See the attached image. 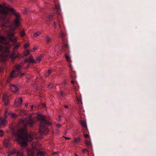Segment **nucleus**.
<instances>
[{
    "mask_svg": "<svg viewBox=\"0 0 156 156\" xmlns=\"http://www.w3.org/2000/svg\"><path fill=\"white\" fill-rule=\"evenodd\" d=\"M7 37L5 38L3 37L2 35H0V63L3 62L5 61V59L4 58L2 52L5 51L4 44L8 45L9 44L10 42H12L13 45L14 47L13 49V52L12 54L10 55V57L12 59L11 55H13L14 53L16 55V51H17L18 48L20 47V43H17V38L15 37L14 30H12L11 31L7 33Z\"/></svg>",
    "mask_w": 156,
    "mask_h": 156,
    "instance_id": "nucleus-1",
    "label": "nucleus"
},
{
    "mask_svg": "<svg viewBox=\"0 0 156 156\" xmlns=\"http://www.w3.org/2000/svg\"><path fill=\"white\" fill-rule=\"evenodd\" d=\"M38 120L40 121L39 131L41 136H46L48 132V126L51 124V120H48L41 114L38 115Z\"/></svg>",
    "mask_w": 156,
    "mask_h": 156,
    "instance_id": "nucleus-2",
    "label": "nucleus"
},
{
    "mask_svg": "<svg viewBox=\"0 0 156 156\" xmlns=\"http://www.w3.org/2000/svg\"><path fill=\"white\" fill-rule=\"evenodd\" d=\"M26 62H28V65L26 68H28L30 65V63H36V61L33 58L32 56H30L29 58H26L24 62H22L20 64L15 66V70L13 71L11 73L10 76L12 78L15 77L17 76L19 73L21 72V69L24 64Z\"/></svg>",
    "mask_w": 156,
    "mask_h": 156,
    "instance_id": "nucleus-3",
    "label": "nucleus"
},
{
    "mask_svg": "<svg viewBox=\"0 0 156 156\" xmlns=\"http://www.w3.org/2000/svg\"><path fill=\"white\" fill-rule=\"evenodd\" d=\"M18 143L21 147L26 148L28 145V142H31L34 139V137H16Z\"/></svg>",
    "mask_w": 156,
    "mask_h": 156,
    "instance_id": "nucleus-4",
    "label": "nucleus"
},
{
    "mask_svg": "<svg viewBox=\"0 0 156 156\" xmlns=\"http://www.w3.org/2000/svg\"><path fill=\"white\" fill-rule=\"evenodd\" d=\"M16 134L17 135L16 136H32L29 134L26 125L19 128L16 132Z\"/></svg>",
    "mask_w": 156,
    "mask_h": 156,
    "instance_id": "nucleus-5",
    "label": "nucleus"
},
{
    "mask_svg": "<svg viewBox=\"0 0 156 156\" xmlns=\"http://www.w3.org/2000/svg\"><path fill=\"white\" fill-rule=\"evenodd\" d=\"M30 52V51L29 50H27L24 52L23 55H20L19 53H18L17 55H16L15 53H14L13 55H11L12 59V60H14L16 58H22L24 56H27L29 54Z\"/></svg>",
    "mask_w": 156,
    "mask_h": 156,
    "instance_id": "nucleus-6",
    "label": "nucleus"
},
{
    "mask_svg": "<svg viewBox=\"0 0 156 156\" xmlns=\"http://www.w3.org/2000/svg\"><path fill=\"white\" fill-rule=\"evenodd\" d=\"M71 62V59L69 56V63ZM69 69H70L71 70V72H70L72 79L71 82L72 84H74L75 83V80L76 78V76L75 75V72L73 70L71 65L69 63Z\"/></svg>",
    "mask_w": 156,
    "mask_h": 156,
    "instance_id": "nucleus-7",
    "label": "nucleus"
},
{
    "mask_svg": "<svg viewBox=\"0 0 156 156\" xmlns=\"http://www.w3.org/2000/svg\"><path fill=\"white\" fill-rule=\"evenodd\" d=\"M15 16L16 17L14 20V24L16 27H18L20 26V14H18V15L15 14Z\"/></svg>",
    "mask_w": 156,
    "mask_h": 156,
    "instance_id": "nucleus-8",
    "label": "nucleus"
},
{
    "mask_svg": "<svg viewBox=\"0 0 156 156\" xmlns=\"http://www.w3.org/2000/svg\"><path fill=\"white\" fill-rule=\"evenodd\" d=\"M0 14L5 16L8 14V13L5 6L0 5Z\"/></svg>",
    "mask_w": 156,
    "mask_h": 156,
    "instance_id": "nucleus-9",
    "label": "nucleus"
},
{
    "mask_svg": "<svg viewBox=\"0 0 156 156\" xmlns=\"http://www.w3.org/2000/svg\"><path fill=\"white\" fill-rule=\"evenodd\" d=\"M22 98H20L19 99L17 98L14 102V104L15 106L17 107H20L21 106L22 104Z\"/></svg>",
    "mask_w": 156,
    "mask_h": 156,
    "instance_id": "nucleus-10",
    "label": "nucleus"
},
{
    "mask_svg": "<svg viewBox=\"0 0 156 156\" xmlns=\"http://www.w3.org/2000/svg\"><path fill=\"white\" fill-rule=\"evenodd\" d=\"M35 149L28 148L27 149V153L28 156H36L35 154Z\"/></svg>",
    "mask_w": 156,
    "mask_h": 156,
    "instance_id": "nucleus-11",
    "label": "nucleus"
},
{
    "mask_svg": "<svg viewBox=\"0 0 156 156\" xmlns=\"http://www.w3.org/2000/svg\"><path fill=\"white\" fill-rule=\"evenodd\" d=\"M55 16V14L52 13L49 15L46 18V20L48 22H50V21L54 19L53 16Z\"/></svg>",
    "mask_w": 156,
    "mask_h": 156,
    "instance_id": "nucleus-12",
    "label": "nucleus"
},
{
    "mask_svg": "<svg viewBox=\"0 0 156 156\" xmlns=\"http://www.w3.org/2000/svg\"><path fill=\"white\" fill-rule=\"evenodd\" d=\"M11 90L13 92H16L18 90V88L17 86L14 84H12L10 86Z\"/></svg>",
    "mask_w": 156,
    "mask_h": 156,
    "instance_id": "nucleus-13",
    "label": "nucleus"
},
{
    "mask_svg": "<svg viewBox=\"0 0 156 156\" xmlns=\"http://www.w3.org/2000/svg\"><path fill=\"white\" fill-rule=\"evenodd\" d=\"M3 100L4 102V104L5 105H7L8 104L9 100L8 97L6 95H3Z\"/></svg>",
    "mask_w": 156,
    "mask_h": 156,
    "instance_id": "nucleus-14",
    "label": "nucleus"
},
{
    "mask_svg": "<svg viewBox=\"0 0 156 156\" xmlns=\"http://www.w3.org/2000/svg\"><path fill=\"white\" fill-rule=\"evenodd\" d=\"M7 9L8 10L10 11L15 16V14L18 15V14H20L19 13H17L16 12V11L15 9L13 8H11L9 6H8L7 7Z\"/></svg>",
    "mask_w": 156,
    "mask_h": 156,
    "instance_id": "nucleus-15",
    "label": "nucleus"
},
{
    "mask_svg": "<svg viewBox=\"0 0 156 156\" xmlns=\"http://www.w3.org/2000/svg\"><path fill=\"white\" fill-rule=\"evenodd\" d=\"M80 124L83 126L84 129L87 130V123L86 122L83 120H81L80 122Z\"/></svg>",
    "mask_w": 156,
    "mask_h": 156,
    "instance_id": "nucleus-16",
    "label": "nucleus"
},
{
    "mask_svg": "<svg viewBox=\"0 0 156 156\" xmlns=\"http://www.w3.org/2000/svg\"><path fill=\"white\" fill-rule=\"evenodd\" d=\"M17 154L16 156H24L23 152H21L20 151H14V152L11 153V154Z\"/></svg>",
    "mask_w": 156,
    "mask_h": 156,
    "instance_id": "nucleus-17",
    "label": "nucleus"
},
{
    "mask_svg": "<svg viewBox=\"0 0 156 156\" xmlns=\"http://www.w3.org/2000/svg\"><path fill=\"white\" fill-rule=\"evenodd\" d=\"M34 123V120L30 118V119L28 120L27 122V124L29 125L31 127L32 126Z\"/></svg>",
    "mask_w": 156,
    "mask_h": 156,
    "instance_id": "nucleus-18",
    "label": "nucleus"
},
{
    "mask_svg": "<svg viewBox=\"0 0 156 156\" xmlns=\"http://www.w3.org/2000/svg\"><path fill=\"white\" fill-rule=\"evenodd\" d=\"M65 36L64 32L61 30V32H60L59 37L62 38L64 41L65 38Z\"/></svg>",
    "mask_w": 156,
    "mask_h": 156,
    "instance_id": "nucleus-19",
    "label": "nucleus"
},
{
    "mask_svg": "<svg viewBox=\"0 0 156 156\" xmlns=\"http://www.w3.org/2000/svg\"><path fill=\"white\" fill-rule=\"evenodd\" d=\"M46 154L44 152L39 151L37 153V156H45Z\"/></svg>",
    "mask_w": 156,
    "mask_h": 156,
    "instance_id": "nucleus-20",
    "label": "nucleus"
},
{
    "mask_svg": "<svg viewBox=\"0 0 156 156\" xmlns=\"http://www.w3.org/2000/svg\"><path fill=\"white\" fill-rule=\"evenodd\" d=\"M19 34L20 36L21 37H23L25 35V33L24 30H21Z\"/></svg>",
    "mask_w": 156,
    "mask_h": 156,
    "instance_id": "nucleus-21",
    "label": "nucleus"
},
{
    "mask_svg": "<svg viewBox=\"0 0 156 156\" xmlns=\"http://www.w3.org/2000/svg\"><path fill=\"white\" fill-rule=\"evenodd\" d=\"M5 121V119L0 118V124L2 125H4Z\"/></svg>",
    "mask_w": 156,
    "mask_h": 156,
    "instance_id": "nucleus-22",
    "label": "nucleus"
},
{
    "mask_svg": "<svg viewBox=\"0 0 156 156\" xmlns=\"http://www.w3.org/2000/svg\"><path fill=\"white\" fill-rule=\"evenodd\" d=\"M80 140V138L78 137V138H76V137H75L74 138V144H76V143L79 142Z\"/></svg>",
    "mask_w": 156,
    "mask_h": 156,
    "instance_id": "nucleus-23",
    "label": "nucleus"
},
{
    "mask_svg": "<svg viewBox=\"0 0 156 156\" xmlns=\"http://www.w3.org/2000/svg\"><path fill=\"white\" fill-rule=\"evenodd\" d=\"M46 41L47 43H49L51 40V38L49 37L48 35H47L46 37Z\"/></svg>",
    "mask_w": 156,
    "mask_h": 156,
    "instance_id": "nucleus-24",
    "label": "nucleus"
},
{
    "mask_svg": "<svg viewBox=\"0 0 156 156\" xmlns=\"http://www.w3.org/2000/svg\"><path fill=\"white\" fill-rule=\"evenodd\" d=\"M85 144L88 146H90V147L91 146V143L89 141L87 140H85Z\"/></svg>",
    "mask_w": 156,
    "mask_h": 156,
    "instance_id": "nucleus-25",
    "label": "nucleus"
},
{
    "mask_svg": "<svg viewBox=\"0 0 156 156\" xmlns=\"http://www.w3.org/2000/svg\"><path fill=\"white\" fill-rule=\"evenodd\" d=\"M4 145L6 147H7L9 145V144L8 141L5 140L3 142Z\"/></svg>",
    "mask_w": 156,
    "mask_h": 156,
    "instance_id": "nucleus-26",
    "label": "nucleus"
},
{
    "mask_svg": "<svg viewBox=\"0 0 156 156\" xmlns=\"http://www.w3.org/2000/svg\"><path fill=\"white\" fill-rule=\"evenodd\" d=\"M51 69H49L48 70L47 73L45 74V77H46L47 76H49L51 73Z\"/></svg>",
    "mask_w": 156,
    "mask_h": 156,
    "instance_id": "nucleus-27",
    "label": "nucleus"
},
{
    "mask_svg": "<svg viewBox=\"0 0 156 156\" xmlns=\"http://www.w3.org/2000/svg\"><path fill=\"white\" fill-rule=\"evenodd\" d=\"M41 34V32H37L34 33V34L33 35L34 37H37L39 35H40Z\"/></svg>",
    "mask_w": 156,
    "mask_h": 156,
    "instance_id": "nucleus-28",
    "label": "nucleus"
},
{
    "mask_svg": "<svg viewBox=\"0 0 156 156\" xmlns=\"http://www.w3.org/2000/svg\"><path fill=\"white\" fill-rule=\"evenodd\" d=\"M42 57V55H40L36 59V61H37L38 62H40L41 59V58Z\"/></svg>",
    "mask_w": 156,
    "mask_h": 156,
    "instance_id": "nucleus-29",
    "label": "nucleus"
},
{
    "mask_svg": "<svg viewBox=\"0 0 156 156\" xmlns=\"http://www.w3.org/2000/svg\"><path fill=\"white\" fill-rule=\"evenodd\" d=\"M9 115H11L12 118H15V113H11L9 114Z\"/></svg>",
    "mask_w": 156,
    "mask_h": 156,
    "instance_id": "nucleus-30",
    "label": "nucleus"
},
{
    "mask_svg": "<svg viewBox=\"0 0 156 156\" xmlns=\"http://www.w3.org/2000/svg\"><path fill=\"white\" fill-rule=\"evenodd\" d=\"M56 27V22H54L53 24V27L54 29H55Z\"/></svg>",
    "mask_w": 156,
    "mask_h": 156,
    "instance_id": "nucleus-31",
    "label": "nucleus"
},
{
    "mask_svg": "<svg viewBox=\"0 0 156 156\" xmlns=\"http://www.w3.org/2000/svg\"><path fill=\"white\" fill-rule=\"evenodd\" d=\"M76 99L77 100L78 102H80L81 101V98H79L78 97H76Z\"/></svg>",
    "mask_w": 156,
    "mask_h": 156,
    "instance_id": "nucleus-32",
    "label": "nucleus"
},
{
    "mask_svg": "<svg viewBox=\"0 0 156 156\" xmlns=\"http://www.w3.org/2000/svg\"><path fill=\"white\" fill-rule=\"evenodd\" d=\"M52 85L51 83H50L48 86V87L50 89L52 88Z\"/></svg>",
    "mask_w": 156,
    "mask_h": 156,
    "instance_id": "nucleus-33",
    "label": "nucleus"
},
{
    "mask_svg": "<svg viewBox=\"0 0 156 156\" xmlns=\"http://www.w3.org/2000/svg\"><path fill=\"white\" fill-rule=\"evenodd\" d=\"M29 45V44H26L24 45V48L25 49L27 48Z\"/></svg>",
    "mask_w": 156,
    "mask_h": 156,
    "instance_id": "nucleus-34",
    "label": "nucleus"
},
{
    "mask_svg": "<svg viewBox=\"0 0 156 156\" xmlns=\"http://www.w3.org/2000/svg\"><path fill=\"white\" fill-rule=\"evenodd\" d=\"M37 49V47H35V46H34L33 48V50H32L31 51L32 52H34L35 51V50H36V49Z\"/></svg>",
    "mask_w": 156,
    "mask_h": 156,
    "instance_id": "nucleus-35",
    "label": "nucleus"
},
{
    "mask_svg": "<svg viewBox=\"0 0 156 156\" xmlns=\"http://www.w3.org/2000/svg\"><path fill=\"white\" fill-rule=\"evenodd\" d=\"M3 132L2 130H0V136H2L3 135Z\"/></svg>",
    "mask_w": 156,
    "mask_h": 156,
    "instance_id": "nucleus-36",
    "label": "nucleus"
},
{
    "mask_svg": "<svg viewBox=\"0 0 156 156\" xmlns=\"http://www.w3.org/2000/svg\"><path fill=\"white\" fill-rule=\"evenodd\" d=\"M82 152L83 153H85L88 152V150L87 149H83L82 150Z\"/></svg>",
    "mask_w": 156,
    "mask_h": 156,
    "instance_id": "nucleus-37",
    "label": "nucleus"
},
{
    "mask_svg": "<svg viewBox=\"0 0 156 156\" xmlns=\"http://www.w3.org/2000/svg\"><path fill=\"white\" fill-rule=\"evenodd\" d=\"M14 151H16L15 150H13L10 153V154H8L7 156H11V155L12 154H11V153H13L14 152Z\"/></svg>",
    "mask_w": 156,
    "mask_h": 156,
    "instance_id": "nucleus-38",
    "label": "nucleus"
},
{
    "mask_svg": "<svg viewBox=\"0 0 156 156\" xmlns=\"http://www.w3.org/2000/svg\"><path fill=\"white\" fill-rule=\"evenodd\" d=\"M61 126L60 125L58 124L56 125V127L57 128H58L61 127Z\"/></svg>",
    "mask_w": 156,
    "mask_h": 156,
    "instance_id": "nucleus-39",
    "label": "nucleus"
},
{
    "mask_svg": "<svg viewBox=\"0 0 156 156\" xmlns=\"http://www.w3.org/2000/svg\"><path fill=\"white\" fill-rule=\"evenodd\" d=\"M2 27H6V25L4 23H2Z\"/></svg>",
    "mask_w": 156,
    "mask_h": 156,
    "instance_id": "nucleus-40",
    "label": "nucleus"
},
{
    "mask_svg": "<svg viewBox=\"0 0 156 156\" xmlns=\"http://www.w3.org/2000/svg\"><path fill=\"white\" fill-rule=\"evenodd\" d=\"M25 75V73H21L20 75V77H23L24 75Z\"/></svg>",
    "mask_w": 156,
    "mask_h": 156,
    "instance_id": "nucleus-41",
    "label": "nucleus"
},
{
    "mask_svg": "<svg viewBox=\"0 0 156 156\" xmlns=\"http://www.w3.org/2000/svg\"><path fill=\"white\" fill-rule=\"evenodd\" d=\"M65 57L67 61H68V56L67 55H65Z\"/></svg>",
    "mask_w": 156,
    "mask_h": 156,
    "instance_id": "nucleus-42",
    "label": "nucleus"
},
{
    "mask_svg": "<svg viewBox=\"0 0 156 156\" xmlns=\"http://www.w3.org/2000/svg\"><path fill=\"white\" fill-rule=\"evenodd\" d=\"M59 153V152L58 151H56L55 152L53 153V154H58Z\"/></svg>",
    "mask_w": 156,
    "mask_h": 156,
    "instance_id": "nucleus-43",
    "label": "nucleus"
},
{
    "mask_svg": "<svg viewBox=\"0 0 156 156\" xmlns=\"http://www.w3.org/2000/svg\"><path fill=\"white\" fill-rule=\"evenodd\" d=\"M59 7L57 5H55V8L56 9H59Z\"/></svg>",
    "mask_w": 156,
    "mask_h": 156,
    "instance_id": "nucleus-44",
    "label": "nucleus"
},
{
    "mask_svg": "<svg viewBox=\"0 0 156 156\" xmlns=\"http://www.w3.org/2000/svg\"><path fill=\"white\" fill-rule=\"evenodd\" d=\"M84 136H89V135L87 134H84Z\"/></svg>",
    "mask_w": 156,
    "mask_h": 156,
    "instance_id": "nucleus-45",
    "label": "nucleus"
},
{
    "mask_svg": "<svg viewBox=\"0 0 156 156\" xmlns=\"http://www.w3.org/2000/svg\"><path fill=\"white\" fill-rule=\"evenodd\" d=\"M64 107L66 108H68V105H65Z\"/></svg>",
    "mask_w": 156,
    "mask_h": 156,
    "instance_id": "nucleus-46",
    "label": "nucleus"
},
{
    "mask_svg": "<svg viewBox=\"0 0 156 156\" xmlns=\"http://www.w3.org/2000/svg\"><path fill=\"white\" fill-rule=\"evenodd\" d=\"M3 70V69L1 68H0V72H1Z\"/></svg>",
    "mask_w": 156,
    "mask_h": 156,
    "instance_id": "nucleus-47",
    "label": "nucleus"
},
{
    "mask_svg": "<svg viewBox=\"0 0 156 156\" xmlns=\"http://www.w3.org/2000/svg\"><path fill=\"white\" fill-rule=\"evenodd\" d=\"M66 140H68V137H64Z\"/></svg>",
    "mask_w": 156,
    "mask_h": 156,
    "instance_id": "nucleus-48",
    "label": "nucleus"
},
{
    "mask_svg": "<svg viewBox=\"0 0 156 156\" xmlns=\"http://www.w3.org/2000/svg\"><path fill=\"white\" fill-rule=\"evenodd\" d=\"M28 103H26V104H25V106L26 107H27L28 106Z\"/></svg>",
    "mask_w": 156,
    "mask_h": 156,
    "instance_id": "nucleus-49",
    "label": "nucleus"
},
{
    "mask_svg": "<svg viewBox=\"0 0 156 156\" xmlns=\"http://www.w3.org/2000/svg\"><path fill=\"white\" fill-rule=\"evenodd\" d=\"M33 107H34V106H33V105H31V109H33Z\"/></svg>",
    "mask_w": 156,
    "mask_h": 156,
    "instance_id": "nucleus-50",
    "label": "nucleus"
},
{
    "mask_svg": "<svg viewBox=\"0 0 156 156\" xmlns=\"http://www.w3.org/2000/svg\"><path fill=\"white\" fill-rule=\"evenodd\" d=\"M39 138H40V139H42L43 138V137H39Z\"/></svg>",
    "mask_w": 156,
    "mask_h": 156,
    "instance_id": "nucleus-51",
    "label": "nucleus"
},
{
    "mask_svg": "<svg viewBox=\"0 0 156 156\" xmlns=\"http://www.w3.org/2000/svg\"><path fill=\"white\" fill-rule=\"evenodd\" d=\"M75 156H78L77 154L76 153L75 154Z\"/></svg>",
    "mask_w": 156,
    "mask_h": 156,
    "instance_id": "nucleus-52",
    "label": "nucleus"
},
{
    "mask_svg": "<svg viewBox=\"0 0 156 156\" xmlns=\"http://www.w3.org/2000/svg\"><path fill=\"white\" fill-rule=\"evenodd\" d=\"M5 17H4L3 18V20H5Z\"/></svg>",
    "mask_w": 156,
    "mask_h": 156,
    "instance_id": "nucleus-53",
    "label": "nucleus"
},
{
    "mask_svg": "<svg viewBox=\"0 0 156 156\" xmlns=\"http://www.w3.org/2000/svg\"><path fill=\"white\" fill-rule=\"evenodd\" d=\"M60 94H61V96H62V92H61Z\"/></svg>",
    "mask_w": 156,
    "mask_h": 156,
    "instance_id": "nucleus-54",
    "label": "nucleus"
},
{
    "mask_svg": "<svg viewBox=\"0 0 156 156\" xmlns=\"http://www.w3.org/2000/svg\"><path fill=\"white\" fill-rule=\"evenodd\" d=\"M70 137H69V140H70Z\"/></svg>",
    "mask_w": 156,
    "mask_h": 156,
    "instance_id": "nucleus-55",
    "label": "nucleus"
},
{
    "mask_svg": "<svg viewBox=\"0 0 156 156\" xmlns=\"http://www.w3.org/2000/svg\"><path fill=\"white\" fill-rule=\"evenodd\" d=\"M64 84H66L65 82H64Z\"/></svg>",
    "mask_w": 156,
    "mask_h": 156,
    "instance_id": "nucleus-56",
    "label": "nucleus"
},
{
    "mask_svg": "<svg viewBox=\"0 0 156 156\" xmlns=\"http://www.w3.org/2000/svg\"><path fill=\"white\" fill-rule=\"evenodd\" d=\"M85 138H89V137H85Z\"/></svg>",
    "mask_w": 156,
    "mask_h": 156,
    "instance_id": "nucleus-57",
    "label": "nucleus"
}]
</instances>
